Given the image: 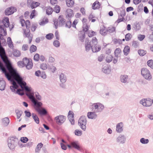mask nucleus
Segmentation results:
<instances>
[{"label": "nucleus", "mask_w": 153, "mask_h": 153, "mask_svg": "<svg viewBox=\"0 0 153 153\" xmlns=\"http://www.w3.org/2000/svg\"><path fill=\"white\" fill-rule=\"evenodd\" d=\"M68 20V21H67L66 22H65V27L70 28L71 27V19Z\"/></svg>", "instance_id": "nucleus-37"}, {"label": "nucleus", "mask_w": 153, "mask_h": 153, "mask_svg": "<svg viewBox=\"0 0 153 153\" xmlns=\"http://www.w3.org/2000/svg\"><path fill=\"white\" fill-rule=\"evenodd\" d=\"M85 45V50L87 51H88L91 50V48L92 49V47L93 46V45H92L91 42H89L88 38L86 39Z\"/></svg>", "instance_id": "nucleus-17"}, {"label": "nucleus", "mask_w": 153, "mask_h": 153, "mask_svg": "<svg viewBox=\"0 0 153 153\" xmlns=\"http://www.w3.org/2000/svg\"><path fill=\"white\" fill-rule=\"evenodd\" d=\"M140 142L143 144H147L149 142L148 139H145L144 138H142L140 139Z\"/></svg>", "instance_id": "nucleus-39"}, {"label": "nucleus", "mask_w": 153, "mask_h": 153, "mask_svg": "<svg viewBox=\"0 0 153 153\" xmlns=\"http://www.w3.org/2000/svg\"><path fill=\"white\" fill-rule=\"evenodd\" d=\"M132 37V35L130 33H128L125 35V40L126 41H128L131 39Z\"/></svg>", "instance_id": "nucleus-49"}, {"label": "nucleus", "mask_w": 153, "mask_h": 153, "mask_svg": "<svg viewBox=\"0 0 153 153\" xmlns=\"http://www.w3.org/2000/svg\"><path fill=\"white\" fill-rule=\"evenodd\" d=\"M140 103L142 104L143 106L146 107H149L151 106L152 103L151 100H147L146 99L142 100L140 101Z\"/></svg>", "instance_id": "nucleus-15"}, {"label": "nucleus", "mask_w": 153, "mask_h": 153, "mask_svg": "<svg viewBox=\"0 0 153 153\" xmlns=\"http://www.w3.org/2000/svg\"><path fill=\"white\" fill-rule=\"evenodd\" d=\"M120 78L121 82L125 83L127 82V80L128 79V76L126 75H121Z\"/></svg>", "instance_id": "nucleus-29"}, {"label": "nucleus", "mask_w": 153, "mask_h": 153, "mask_svg": "<svg viewBox=\"0 0 153 153\" xmlns=\"http://www.w3.org/2000/svg\"><path fill=\"white\" fill-rule=\"evenodd\" d=\"M126 137L124 135L120 134L117 139V141L120 143H124L126 140Z\"/></svg>", "instance_id": "nucleus-19"}, {"label": "nucleus", "mask_w": 153, "mask_h": 153, "mask_svg": "<svg viewBox=\"0 0 153 153\" xmlns=\"http://www.w3.org/2000/svg\"><path fill=\"white\" fill-rule=\"evenodd\" d=\"M31 93V94H27L26 95L33 104L35 110L40 116L45 115L47 113V111L44 108L42 107L43 103L36 100L34 97V93L33 91Z\"/></svg>", "instance_id": "nucleus-2"}, {"label": "nucleus", "mask_w": 153, "mask_h": 153, "mask_svg": "<svg viewBox=\"0 0 153 153\" xmlns=\"http://www.w3.org/2000/svg\"><path fill=\"white\" fill-rule=\"evenodd\" d=\"M82 28V31L84 32V33H87L88 31V25L86 24L85 27H84L83 26Z\"/></svg>", "instance_id": "nucleus-54"}, {"label": "nucleus", "mask_w": 153, "mask_h": 153, "mask_svg": "<svg viewBox=\"0 0 153 153\" xmlns=\"http://www.w3.org/2000/svg\"><path fill=\"white\" fill-rule=\"evenodd\" d=\"M59 79L61 82H65L67 80V78L65 74L61 73L59 75Z\"/></svg>", "instance_id": "nucleus-25"}, {"label": "nucleus", "mask_w": 153, "mask_h": 153, "mask_svg": "<svg viewBox=\"0 0 153 153\" xmlns=\"http://www.w3.org/2000/svg\"><path fill=\"white\" fill-rule=\"evenodd\" d=\"M15 112L17 115V119H19L22 114V111H19L18 110H16Z\"/></svg>", "instance_id": "nucleus-43"}, {"label": "nucleus", "mask_w": 153, "mask_h": 153, "mask_svg": "<svg viewBox=\"0 0 153 153\" xmlns=\"http://www.w3.org/2000/svg\"><path fill=\"white\" fill-rule=\"evenodd\" d=\"M91 42L92 43L93 46L92 47V51L93 53H96L99 51L101 49L100 45H97V39L96 37L92 38Z\"/></svg>", "instance_id": "nucleus-8"}, {"label": "nucleus", "mask_w": 153, "mask_h": 153, "mask_svg": "<svg viewBox=\"0 0 153 153\" xmlns=\"http://www.w3.org/2000/svg\"><path fill=\"white\" fill-rule=\"evenodd\" d=\"M21 78V79H19L16 81L19 86L22 88H24L25 91L32 92V88L26 85L27 83L25 81H23V78L22 77Z\"/></svg>", "instance_id": "nucleus-7"}, {"label": "nucleus", "mask_w": 153, "mask_h": 153, "mask_svg": "<svg viewBox=\"0 0 153 153\" xmlns=\"http://www.w3.org/2000/svg\"><path fill=\"white\" fill-rule=\"evenodd\" d=\"M96 33L93 30L89 31L88 32V36L89 37H92V36L96 35Z\"/></svg>", "instance_id": "nucleus-47"}, {"label": "nucleus", "mask_w": 153, "mask_h": 153, "mask_svg": "<svg viewBox=\"0 0 153 153\" xmlns=\"http://www.w3.org/2000/svg\"><path fill=\"white\" fill-rule=\"evenodd\" d=\"M36 10H34L32 11L30 15V18L31 19H33L36 16Z\"/></svg>", "instance_id": "nucleus-60"}, {"label": "nucleus", "mask_w": 153, "mask_h": 153, "mask_svg": "<svg viewBox=\"0 0 153 153\" xmlns=\"http://www.w3.org/2000/svg\"><path fill=\"white\" fill-rule=\"evenodd\" d=\"M69 142L70 144L67 145L68 149H71L74 148L79 151H81L82 149L78 141L73 140L71 141H69Z\"/></svg>", "instance_id": "nucleus-6"}, {"label": "nucleus", "mask_w": 153, "mask_h": 153, "mask_svg": "<svg viewBox=\"0 0 153 153\" xmlns=\"http://www.w3.org/2000/svg\"><path fill=\"white\" fill-rule=\"evenodd\" d=\"M68 118L72 125L74 124V114L71 111H69L68 114Z\"/></svg>", "instance_id": "nucleus-16"}, {"label": "nucleus", "mask_w": 153, "mask_h": 153, "mask_svg": "<svg viewBox=\"0 0 153 153\" xmlns=\"http://www.w3.org/2000/svg\"><path fill=\"white\" fill-rule=\"evenodd\" d=\"M26 30L27 32H26V30L25 29L24 31V33L25 35V37L29 38L30 36V29H27Z\"/></svg>", "instance_id": "nucleus-46"}, {"label": "nucleus", "mask_w": 153, "mask_h": 153, "mask_svg": "<svg viewBox=\"0 0 153 153\" xmlns=\"http://www.w3.org/2000/svg\"><path fill=\"white\" fill-rule=\"evenodd\" d=\"M106 61L108 63H110L111 62L112 59L113 58V56L111 55H108V56H106Z\"/></svg>", "instance_id": "nucleus-44"}, {"label": "nucleus", "mask_w": 153, "mask_h": 153, "mask_svg": "<svg viewBox=\"0 0 153 153\" xmlns=\"http://www.w3.org/2000/svg\"><path fill=\"white\" fill-rule=\"evenodd\" d=\"M54 37V35L52 33H49L46 35L45 37L48 40H50Z\"/></svg>", "instance_id": "nucleus-38"}, {"label": "nucleus", "mask_w": 153, "mask_h": 153, "mask_svg": "<svg viewBox=\"0 0 153 153\" xmlns=\"http://www.w3.org/2000/svg\"><path fill=\"white\" fill-rule=\"evenodd\" d=\"M104 105L102 104L99 103L98 109H97V110H95V112H101L104 109Z\"/></svg>", "instance_id": "nucleus-35"}, {"label": "nucleus", "mask_w": 153, "mask_h": 153, "mask_svg": "<svg viewBox=\"0 0 153 153\" xmlns=\"http://www.w3.org/2000/svg\"><path fill=\"white\" fill-rule=\"evenodd\" d=\"M138 53L140 56H143L146 53V51L143 50H139L138 51Z\"/></svg>", "instance_id": "nucleus-45"}, {"label": "nucleus", "mask_w": 153, "mask_h": 153, "mask_svg": "<svg viewBox=\"0 0 153 153\" xmlns=\"http://www.w3.org/2000/svg\"><path fill=\"white\" fill-rule=\"evenodd\" d=\"M37 50V47L33 45H32L30 47V53L36 51Z\"/></svg>", "instance_id": "nucleus-36"}, {"label": "nucleus", "mask_w": 153, "mask_h": 153, "mask_svg": "<svg viewBox=\"0 0 153 153\" xmlns=\"http://www.w3.org/2000/svg\"><path fill=\"white\" fill-rule=\"evenodd\" d=\"M53 45L56 47L58 48L60 46V43L58 40H55L53 42Z\"/></svg>", "instance_id": "nucleus-53"}, {"label": "nucleus", "mask_w": 153, "mask_h": 153, "mask_svg": "<svg viewBox=\"0 0 153 153\" xmlns=\"http://www.w3.org/2000/svg\"><path fill=\"white\" fill-rule=\"evenodd\" d=\"M35 96L36 98V100L39 101L41 100V97L39 94V93L37 92H35Z\"/></svg>", "instance_id": "nucleus-48"}, {"label": "nucleus", "mask_w": 153, "mask_h": 153, "mask_svg": "<svg viewBox=\"0 0 153 153\" xmlns=\"http://www.w3.org/2000/svg\"><path fill=\"white\" fill-rule=\"evenodd\" d=\"M25 23L26 27V29H30V21L28 20H27L26 21H25Z\"/></svg>", "instance_id": "nucleus-52"}, {"label": "nucleus", "mask_w": 153, "mask_h": 153, "mask_svg": "<svg viewBox=\"0 0 153 153\" xmlns=\"http://www.w3.org/2000/svg\"><path fill=\"white\" fill-rule=\"evenodd\" d=\"M66 117L62 115H60L56 117L55 120L56 123L58 125H62L65 121Z\"/></svg>", "instance_id": "nucleus-13"}, {"label": "nucleus", "mask_w": 153, "mask_h": 153, "mask_svg": "<svg viewBox=\"0 0 153 153\" xmlns=\"http://www.w3.org/2000/svg\"><path fill=\"white\" fill-rule=\"evenodd\" d=\"M123 123L120 122L118 123L116 126V131L117 132L121 133L123 131Z\"/></svg>", "instance_id": "nucleus-23"}, {"label": "nucleus", "mask_w": 153, "mask_h": 153, "mask_svg": "<svg viewBox=\"0 0 153 153\" xmlns=\"http://www.w3.org/2000/svg\"><path fill=\"white\" fill-rule=\"evenodd\" d=\"M107 29V32L109 33H113L115 30L116 28L114 27H113L112 28H110V27H108Z\"/></svg>", "instance_id": "nucleus-61"}, {"label": "nucleus", "mask_w": 153, "mask_h": 153, "mask_svg": "<svg viewBox=\"0 0 153 153\" xmlns=\"http://www.w3.org/2000/svg\"><path fill=\"white\" fill-rule=\"evenodd\" d=\"M39 2L33 1L30 5V6L32 9H33L39 6Z\"/></svg>", "instance_id": "nucleus-34"}, {"label": "nucleus", "mask_w": 153, "mask_h": 153, "mask_svg": "<svg viewBox=\"0 0 153 153\" xmlns=\"http://www.w3.org/2000/svg\"><path fill=\"white\" fill-rule=\"evenodd\" d=\"M38 26V25L36 23H35L32 25L31 27V30L33 31H34Z\"/></svg>", "instance_id": "nucleus-51"}, {"label": "nucleus", "mask_w": 153, "mask_h": 153, "mask_svg": "<svg viewBox=\"0 0 153 153\" xmlns=\"http://www.w3.org/2000/svg\"><path fill=\"white\" fill-rule=\"evenodd\" d=\"M95 111L93 112H89L87 113V117L89 119H95L97 117V115Z\"/></svg>", "instance_id": "nucleus-20"}, {"label": "nucleus", "mask_w": 153, "mask_h": 153, "mask_svg": "<svg viewBox=\"0 0 153 153\" xmlns=\"http://www.w3.org/2000/svg\"><path fill=\"white\" fill-rule=\"evenodd\" d=\"M54 11L56 13H59L60 10V7L59 6H56L54 8Z\"/></svg>", "instance_id": "nucleus-55"}, {"label": "nucleus", "mask_w": 153, "mask_h": 153, "mask_svg": "<svg viewBox=\"0 0 153 153\" xmlns=\"http://www.w3.org/2000/svg\"><path fill=\"white\" fill-rule=\"evenodd\" d=\"M22 62L28 70L31 69L33 66V63L32 61L29 60L27 57H25L23 59Z\"/></svg>", "instance_id": "nucleus-12"}, {"label": "nucleus", "mask_w": 153, "mask_h": 153, "mask_svg": "<svg viewBox=\"0 0 153 153\" xmlns=\"http://www.w3.org/2000/svg\"><path fill=\"white\" fill-rule=\"evenodd\" d=\"M40 68L42 69L45 70L47 69V66L46 63H43L40 65Z\"/></svg>", "instance_id": "nucleus-62"}, {"label": "nucleus", "mask_w": 153, "mask_h": 153, "mask_svg": "<svg viewBox=\"0 0 153 153\" xmlns=\"http://www.w3.org/2000/svg\"><path fill=\"white\" fill-rule=\"evenodd\" d=\"M43 144L42 143H40L38 144L35 149V152L39 153L41 148L43 147Z\"/></svg>", "instance_id": "nucleus-32"}, {"label": "nucleus", "mask_w": 153, "mask_h": 153, "mask_svg": "<svg viewBox=\"0 0 153 153\" xmlns=\"http://www.w3.org/2000/svg\"><path fill=\"white\" fill-rule=\"evenodd\" d=\"M130 47L128 45H126L123 51L124 55L127 56L130 51Z\"/></svg>", "instance_id": "nucleus-33"}, {"label": "nucleus", "mask_w": 153, "mask_h": 153, "mask_svg": "<svg viewBox=\"0 0 153 153\" xmlns=\"http://www.w3.org/2000/svg\"><path fill=\"white\" fill-rule=\"evenodd\" d=\"M141 74L146 79L150 80L152 79V76L149 70L146 68H143L141 70Z\"/></svg>", "instance_id": "nucleus-10"}, {"label": "nucleus", "mask_w": 153, "mask_h": 153, "mask_svg": "<svg viewBox=\"0 0 153 153\" xmlns=\"http://www.w3.org/2000/svg\"><path fill=\"white\" fill-rule=\"evenodd\" d=\"M2 22L4 26L0 25V33H2V30L6 29L5 27H8L10 25L9 19L7 17H4Z\"/></svg>", "instance_id": "nucleus-11"}, {"label": "nucleus", "mask_w": 153, "mask_h": 153, "mask_svg": "<svg viewBox=\"0 0 153 153\" xmlns=\"http://www.w3.org/2000/svg\"><path fill=\"white\" fill-rule=\"evenodd\" d=\"M67 5L69 7H71L74 4V0H66Z\"/></svg>", "instance_id": "nucleus-30"}, {"label": "nucleus", "mask_w": 153, "mask_h": 153, "mask_svg": "<svg viewBox=\"0 0 153 153\" xmlns=\"http://www.w3.org/2000/svg\"><path fill=\"white\" fill-rule=\"evenodd\" d=\"M65 22L66 20L62 15L59 16L58 19H53L54 25L56 29L58 28V25L59 27L64 26Z\"/></svg>", "instance_id": "nucleus-4"}, {"label": "nucleus", "mask_w": 153, "mask_h": 153, "mask_svg": "<svg viewBox=\"0 0 153 153\" xmlns=\"http://www.w3.org/2000/svg\"><path fill=\"white\" fill-rule=\"evenodd\" d=\"M28 139L26 137H21L20 141L23 143H26L28 141Z\"/></svg>", "instance_id": "nucleus-56"}, {"label": "nucleus", "mask_w": 153, "mask_h": 153, "mask_svg": "<svg viewBox=\"0 0 153 153\" xmlns=\"http://www.w3.org/2000/svg\"><path fill=\"white\" fill-rule=\"evenodd\" d=\"M6 83L2 78H0V90L3 91L5 89Z\"/></svg>", "instance_id": "nucleus-22"}, {"label": "nucleus", "mask_w": 153, "mask_h": 153, "mask_svg": "<svg viewBox=\"0 0 153 153\" xmlns=\"http://www.w3.org/2000/svg\"><path fill=\"white\" fill-rule=\"evenodd\" d=\"M100 6V4L98 1H96L93 4L92 7V9L96 10L99 9Z\"/></svg>", "instance_id": "nucleus-24"}, {"label": "nucleus", "mask_w": 153, "mask_h": 153, "mask_svg": "<svg viewBox=\"0 0 153 153\" xmlns=\"http://www.w3.org/2000/svg\"><path fill=\"white\" fill-rule=\"evenodd\" d=\"M75 134L77 136H80L82 134V131L80 130L76 129L74 132Z\"/></svg>", "instance_id": "nucleus-42"}, {"label": "nucleus", "mask_w": 153, "mask_h": 153, "mask_svg": "<svg viewBox=\"0 0 153 153\" xmlns=\"http://www.w3.org/2000/svg\"><path fill=\"white\" fill-rule=\"evenodd\" d=\"M33 119H34V121L37 124H39V119L38 116L37 115L35 117L34 116Z\"/></svg>", "instance_id": "nucleus-63"}, {"label": "nucleus", "mask_w": 153, "mask_h": 153, "mask_svg": "<svg viewBox=\"0 0 153 153\" xmlns=\"http://www.w3.org/2000/svg\"><path fill=\"white\" fill-rule=\"evenodd\" d=\"M18 142V139L16 136L9 137L7 143L10 149L12 151H14Z\"/></svg>", "instance_id": "nucleus-3"}, {"label": "nucleus", "mask_w": 153, "mask_h": 153, "mask_svg": "<svg viewBox=\"0 0 153 153\" xmlns=\"http://www.w3.org/2000/svg\"><path fill=\"white\" fill-rule=\"evenodd\" d=\"M0 56L3 61L6 64V68L3 66L2 68L4 69L5 72L2 71L4 74L5 77L10 82L13 81H17L19 79H22V76L19 74L17 70L11 65L10 61L6 55L5 50L3 52V55L0 53Z\"/></svg>", "instance_id": "nucleus-1"}, {"label": "nucleus", "mask_w": 153, "mask_h": 153, "mask_svg": "<svg viewBox=\"0 0 153 153\" xmlns=\"http://www.w3.org/2000/svg\"><path fill=\"white\" fill-rule=\"evenodd\" d=\"M105 56L103 54H101V55L98 57V60L100 62L102 61L105 57Z\"/></svg>", "instance_id": "nucleus-64"}, {"label": "nucleus", "mask_w": 153, "mask_h": 153, "mask_svg": "<svg viewBox=\"0 0 153 153\" xmlns=\"http://www.w3.org/2000/svg\"><path fill=\"white\" fill-rule=\"evenodd\" d=\"M11 82L12 85L10 86V88L12 91L19 95H23L24 94L23 92H21L22 90L20 89H17L19 86L17 82L16 81H14Z\"/></svg>", "instance_id": "nucleus-5"}, {"label": "nucleus", "mask_w": 153, "mask_h": 153, "mask_svg": "<svg viewBox=\"0 0 153 153\" xmlns=\"http://www.w3.org/2000/svg\"><path fill=\"white\" fill-rule=\"evenodd\" d=\"M13 55L16 57L20 56L21 54L20 52L19 51L15 49L13 50Z\"/></svg>", "instance_id": "nucleus-31"}, {"label": "nucleus", "mask_w": 153, "mask_h": 153, "mask_svg": "<svg viewBox=\"0 0 153 153\" xmlns=\"http://www.w3.org/2000/svg\"><path fill=\"white\" fill-rule=\"evenodd\" d=\"M7 45L10 48H13L14 46L11 38L10 37H7Z\"/></svg>", "instance_id": "nucleus-28"}, {"label": "nucleus", "mask_w": 153, "mask_h": 153, "mask_svg": "<svg viewBox=\"0 0 153 153\" xmlns=\"http://www.w3.org/2000/svg\"><path fill=\"white\" fill-rule=\"evenodd\" d=\"M148 66L152 68H153V60H150L147 62Z\"/></svg>", "instance_id": "nucleus-50"}, {"label": "nucleus", "mask_w": 153, "mask_h": 153, "mask_svg": "<svg viewBox=\"0 0 153 153\" xmlns=\"http://www.w3.org/2000/svg\"><path fill=\"white\" fill-rule=\"evenodd\" d=\"M61 148L62 149L64 150H65L67 149V145H66L64 143H60Z\"/></svg>", "instance_id": "nucleus-59"}, {"label": "nucleus", "mask_w": 153, "mask_h": 153, "mask_svg": "<svg viewBox=\"0 0 153 153\" xmlns=\"http://www.w3.org/2000/svg\"><path fill=\"white\" fill-rule=\"evenodd\" d=\"M121 50L120 48H116L114 51V54L116 57H118L119 54L121 53Z\"/></svg>", "instance_id": "nucleus-41"}, {"label": "nucleus", "mask_w": 153, "mask_h": 153, "mask_svg": "<svg viewBox=\"0 0 153 153\" xmlns=\"http://www.w3.org/2000/svg\"><path fill=\"white\" fill-rule=\"evenodd\" d=\"M102 71L105 74H108L111 72V69L108 66H105L102 68Z\"/></svg>", "instance_id": "nucleus-26"}, {"label": "nucleus", "mask_w": 153, "mask_h": 153, "mask_svg": "<svg viewBox=\"0 0 153 153\" xmlns=\"http://www.w3.org/2000/svg\"><path fill=\"white\" fill-rule=\"evenodd\" d=\"M53 10V8L49 7L46 10V13L48 15H50L52 13Z\"/></svg>", "instance_id": "nucleus-40"}, {"label": "nucleus", "mask_w": 153, "mask_h": 153, "mask_svg": "<svg viewBox=\"0 0 153 153\" xmlns=\"http://www.w3.org/2000/svg\"><path fill=\"white\" fill-rule=\"evenodd\" d=\"M87 123L86 117L85 116H81L78 121V124L81 128L83 131L86 129V125Z\"/></svg>", "instance_id": "nucleus-9"}, {"label": "nucleus", "mask_w": 153, "mask_h": 153, "mask_svg": "<svg viewBox=\"0 0 153 153\" xmlns=\"http://www.w3.org/2000/svg\"><path fill=\"white\" fill-rule=\"evenodd\" d=\"M49 22L48 19V18H46L45 20H43L40 23L39 25H43Z\"/></svg>", "instance_id": "nucleus-57"}, {"label": "nucleus", "mask_w": 153, "mask_h": 153, "mask_svg": "<svg viewBox=\"0 0 153 153\" xmlns=\"http://www.w3.org/2000/svg\"><path fill=\"white\" fill-rule=\"evenodd\" d=\"M2 120L3 125L5 126H7L10 122L9 119L8 117L2 119Z\"/></svg>", "instance_id": "nucleus-27"}, {"label": "nucleus", "mask_w": 153, "mask_h": 153, "mask_svg": "<svg viewBox=\"0 0 153 153\" xmlns=\"http://www.w3.org/2000/svg\"><path fill=\"white\" fill-rule=\"evenodd\" d=\"M33 59L35 61H38L40 59V56L38 53H36L34 56Z\"/></svg>", "instance_id": "nucleus-58"}, {"label": "nucleus", "mask_w": 153, "mask_h": 153, "mask_svg": "<svg viewBox=\"0 0 153 153\" xmlns=\"http://www.w3.org/2000/svg\"><path fill=\"white\" fill-rule=\"evenodd\" d=\"M100 33L102 36H105L107 34V29L106 28V27L104 25L100 27Z\"/></svg>", "instance_id": "nucleus-21"}, {"label": "nucleus", "mask_w": 153, "mask_h": 153, "mask_svg": "<svg viewBox=\"0 0 153 153\" xmlns=\"http://www.w3.org/2000/svg\"><path fill=\"white\" fill-rule=\"evenodd\" d=\"M73 10L71 9H68L66 11L67 14L66 15V16L67 18H68V19H71L74 14L73 13Z\"/></svg>", "instance_id": "nucleus-18"}, {"label": "nucleus", "mask_w": 153, "mask_h": 153, "mask_svg": "<svg viewBox=\"0 0 153 153\" xmlns=\"http://www.w3.org/2000/svg\"><path fill=\"white\" fill-rule=\"evenodd\" d=\"M16 8L14 7L11 6L6 9L4 11V13L6 16H9L13 14L16 12Z\"/></svg>", "instance_id": "nucleus-14"}]
</instances>
